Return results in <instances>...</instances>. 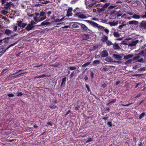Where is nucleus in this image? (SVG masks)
<instances>
[{"label":"nucleus","mask_w":146,"mask_h":146,"mask_svg":"<svg viewBox=\"0 0 146 146\" xmlns=\"http://www.w3.org/2000/svg\"><path fill=\"white\" fill-rule=\"evenodd\" d=\"M84 79L86 82H88V78L87 76H86L84 78Z\"/></svg>","instance_id":"63"},{"label":"nucleus","mask_w":146,"mask_h":146,"mask_svg":"<svg viewBox=\"0 0 146 146\" xmlns=\"http://www.w3.org/2000/svg\"><path fill=\"white\" fill-rule=\"evenodd\" d=\"M46 16L48 17L50 16V14H51L53 12V11L50 10L49 9H47L44 10Z\"/></svg>","instance_id":"9"},{"label":"nucleus","mask_w":146,"mask_h":146,"mask_svg":"<svg viewBox=\"0 0 146 146\" xmlns=\"http://www.w3.org/2000/svg\"><path fill=\"white\" fill-rule=\"evenodd\" d=\"M104 31L107 34H108L109 32V30L108 29H105Z\"/></svg>","instance_id":"60"},{"label":"nucleus","mask_w":146,"mask_h":146,"mask_svg":"<svg viewBox=\"0 0 146 146\" xmlns=\"http://www.w3.org/2000/svg\"><path fill=\"white\" fill-rule=\"evenodd\" d=\"M146 70L145 67H141L138 70L139 71H145Z\"/></svg>","instance_id":"46"},{"label":"nucleus","mask_w":146,"mask_h":146,"mask_svg":"<svg viewBox=\"0 0 146 146\" xmlns=\"http://www.w3.org/2000/svg\"><path fill=\"white\" fill-rule=\"evenodd\" d=\"M98 45L96 44L95 45H94L93 46V49L95 50L98 48Z\"/></svg>","instance_id":"38"},{"label":"nucleus","mask_w":146,"mask_h":146,"mask_svg":"<svg viewBox=\"0 0 146 146\" xmlns=\"http://www.w3.org/2000/svg\"><path fill=\"white\" fill-rule=\"evenodd\" d=\"M34 20L35 21L37 22H40V19L36 17H35L34 18Z\"/></svg>","instance_id":"36"},{"label":"nucleus","mask_w":146,"mask_h":146,"mask_svg":"<svg viewBox=\"0 0 146 146\" xmlns=\"http://www.w3.org/2000/svg\"><path fill=\"white\" fill-rule=\"evenodd\" d=\"M133 103V102L131 103H129L128 104H125V105L122 104H121V105L124 106H128L129 105L132 104Z\"/></svg>","instance_id":"43"},{"label":"nucleus","mask_w":146,"mask_h":146,"mask_svg":"<svg viewBox=\"0 0 146 146\" xmlns=\"http://www.w3.org/2000/svg\"><path fill=\"white\" fill-rule=\"evenodd\" d=\"M117 24V22H115L113 21V22H110V25L111 26H115Z\"/></svg>","instance_id":"30"},{"label":"nucleus","mask_w":146,"mask_h":146,"mask_svg":"<svg viewBox=\"0 0 146 146\" xmlns=\"http://www.w3.org/2000/svg\"><path fill=\"white\" fill-rule=\"evenodd\" d=\"M80 108V106L79 105L75 107V110L76 111L79 110V108Z\"/></svg>","instance_id":"54"},{"label":"nucleus","mask_w":146,"mask_h":146,"mask_svg":"<svg viewBox=\"0 0 146 146\" xmlns=\"http://www.w3.org/2000/svg\"><path fill=\"white\" fill-rule=\"evenodd\" d=\"M133 61L132 59H129L128 60L126 61L125 63V64H130L131 63V62Z\"/></svg>","instance_id":"31"},{"label":"nucleus","mask_w":146,"mask_h":146,"mask_svg":"<svg viewBox=\"0 0 146 146\" xmlns=\"http://www.w3.org/2000/svg\"><path fill=\"white\" fill-rule=\"evenodd\" d=\"M143 58H141L140 59L138 60L137 61V62H143Z\"/></svg>","instance_id":"56"},{"label":"nucleus","mask_w":146,"mask_h":146,"mask_svg":"<svg viewBox=\"0 0 146 146\" xmlns=\"http://www.w3.org/2000/svg\"><path fill=\"white\" fill-rule=\"evenodd\" d=\"M113 35L116 38L119 37L120 36L119 33L118 32H114L113 33Z\"/></svg>","instance_id":"24"},{"label":"nucleus","mask_w":146,"mask_h":146,"mask_svg":"<svg viewBox=\"0 0 146 146\" xmlns=\"http://www.w3.org/2000/svg\"><path fill=\"white\" fill-rule=\"evenodd\" d=\"M141 16L136 14H134L132 16V17L135 19H139L141 18Z\"/></svg>","instance_id":"23"},{"label":"nucleus","mask_w":146,"mask_h":146,"mask_svg":"<svg viewBox=\"0 0 146 146\" xmlns=\"http://www.w3.org/2000/svg\"><path fill=\"white\" fill-rule=\"evenodd\" d=\"M145 115V112H143L141 113L139 116V119H141L142 117L144 116Z\"/></svg>","instance_id":"33"},{"label":"nucleus","mask_w":146,"mask_h":146,"mask_svg":"<svg viewBox=\"0 0 146 146\" xmlns=\"http://www.w3.org/2000/svg\"><path fill=\"white\" fill-rule=\"evenodd\" d=\"M72 7H69L68 8L67 11V16L69 17L72 16Z\"/></svg>","instance_id":"12"},{"label":"nucleus","mask_w":146,"mask_h":146,"mask_svg":"<svg viewBox=\"0 0 146 146\" xmlns=\"http://www.w3.org/2000/svg\"><path fill=\"white\" fill-rule=\"evenodd\" d=\"M86 87L87 88L88 91V92H90V89L89 88V86H88V85L87 84L86 85Z\"/></svg>","instance_id":"59"},{"label":"nucleus","mask_w":146,"mask_h":146,"mask_svg":"<svg viewBox=\"0 0 146 146\" xmlns=\"http://www.w3.org/2000/svg\"><path fill=\"white\" fill-rule=\"evenodd\" d=\"M93 140L92 139V138L90 137H89L88 139L87 140H86V143H87L88 142H90L92 141Z\"/></svg>","instance_id":"45"},{"label":"nucleus","mask_w":146,"mask_h":146,"mask_svg":"<svg viewBox=\"0 0 146 146\" xmlns=\"http://www.w3.org/2000/svg\"><path fill=\"white\" fill-rule=\"evenodd\" d=\"M23 94L21 92H17V96H21Z\"/></svg>","instance_id":"51"},{"label":"nucleus","mask_w":146,"mask_h":146,"mask_svg":"<svg viewBox=\"0 0 146 146\" xmlns=\"http://www.w3.org/2000/svg\"><path fill=\"white\" fill-rule=\"evenodd\" d=\"M74 71H73V72H72L70 74V75L69 76L70 78H71L73 77V76H74Z\"/></svg>","instance_id":"52"},{"label":"nucleus","mask_w":146,"mask_h":146,"mask_svg":"<svg viewBox=\"0 0 146 146\" xmlns=\"http://www.w3.org/2000/svg\"><path fill=\"white\" fill-rule=\"evenodd\" d=\"M84 21H86L88 23H90L91 25L94 27H98V24L94 22L88 20H84Z\"/></svg>","instance_id":"6"},{"label":"nucleus","mask_w":146,"mask_h":146,"mask_svg":"<svg viewBox=\"0 0 146 146\" xmlns=\"http://www.w3.org/2000/svg\"><path fill=\"white\" fill-rule=\"evenodd\" d=\"M143 76V74H133V75H132L131 76L132 77H133V76L140 77L141 76Z\"/></svg>","instance_id":"40"},{"label":"nucleus","mask_w":146,"mask_h":146,"mask_svg":"<svg viewBox=\"0 0 146 146\" xmlns=\"http://www.w3.org/2000/svg\"><path fill=\"white\" fill-rule=\"evenodd\" d=\"M80 25L81 26V29L83 32H86L88 31H90L84 24L81 23V24H80Z\"/></svg>","instance_id":"5"},{"label":"nucleus","mask_w":146,"mask_h":146,"mask_svg":"<svg viewBox=\"0 0 146 146\" xmlns=\"http://www.w3.org/2000/svg\"><path fill=\"white\" fill-rule=\"evenodd\" d=\"M108 118V117H106V115L105 117H104L102 118V119L104 120L105 121L107 120Z\"/></svg>","instance_id":"55"},{"label":"nucleus","mask_w":146,"mask_h":146,"mask_svg":"<svg viewBox=\"0 0 146 146\" xmlns=\"http://www.w3.org/2000/svg\"><path fill=\"white\" fill-rule=\"evenodd\" d=\"M108 55V54L107 51L106 50H104L101 52V56L104 58L107 57Z\"/></svg>","instance_id":"8"},{"label":"nucleus","mask_w":146,"mask_h":146,"mask_svg":"<svg viewBox=\"0 0 146 146\" xmlns=\"http://www.w3.org/2000/svg\"><path fill=\"white\" fill-rule=\"evenodd\" d=\"M110 3H105L104 5L103 8L105 9L107 8L110 5Z\"/></svg>","instance_id":"28"},{"label":"nucleus","mask_w":146,"mask_h":146,"mask_svg":"<svg viewBox=\"0 0 146 146\" xmlns=\"http://www.w3.org/2000/svg\"><path fill=\"white\" fill-rule=\"evenodd\" d=\"M139 27L142 29H146V21H142L139 25Z\"/></svg>","instance_id":"7"},{"label":"nucleus","mask_w":146,"mask_h":146,"mask_svg":"<svg viewBox=\"0 0 146 146\" xmlns=\"http://www.w3.org/2000/svg\"><path fill=\"white\" fill-rule=\"evenodd\" d=\"M34 27V26L32 25H29L26 27L25 29L27 31H29L32 30Z\"/></svg>","instance_id":"17"},{"label":"nucleus","mask_w":146,"mask_h":146,"mask_svg":"<svg viewBox=\"0 0 146 146\" xmlns=\"http://www.w3.org/2000/svg\"><path fill=\"white\" fill-rule=\"evenodd\" d=\"M126 25L125 24H122L120 25H119L118 27V28L119 29H120L121 30L123 28V26H125Z\"/></svg>","instance_id":"41"},{"label":"nucleus","mask_w":146,"mask_h":146,"mask_svg":"<svg viewBox=\"0 0 146 146\" xmlns=\"http://www.w3.org/2000/svg\"><path fill=\"white\" fill-rule=\"evenodd\" d=\"M106 44L107 46H109L113 45V43L110 40H107L106 42Z\"/></svg>","instance_id":"26"},{"label":"nucleus","mask_w":146,"mask_h":146,"mask_svg":"<svg viewBox=\"0 0 146 146\" xmlns=\"http://www.w3.org/2000/svg\"><path fill=\"white\" fill-rule=\"evenodd\" d=\"M141 18H143V19H146V11L145 12V15L141 16Z\"/></svg>","instance_id":"44"},{"label":"nucleus","mask_w":146,"mask_h":146,"mask_svg":"<svg viewBox=\"0 0 146 146\" xmlns=\"http://www.w3.org/2000/svg\"><path fill=\"white\" fill-rule=\"evenodd\" d=\"M105 60L108 62H111L112 60L110 59V58H109L108 57H107L106 58Z\"/></svg>","instance_id":"47"},{"label":"nucleus","mask_w":146,"mask_h":146,"mask_svg":"<svg viewBox=\"0 0 146 146\" xmlns=\"http://www.w3.org/2000/svg\"><path fill=\"white\" fill-rule=\"evenodd\" d=\"M66 77H64L62 78V82L61 83L60 87H63L65 86L66 84Z\"/></svg>","instance_id":"13"},{"label":"nucleus","mask_w":146,"mask_h":146,"mask_svg":"<svg viewBox=\"0 0 146 146\" xmlns=\"http://www.w3.org/2000/svg\"><path fill=\"white\" fill-rule=\"evenodd\" d=\"M17 23L18 27H20L21 29L25 28L27 25V23H23V21H18Z\"/></svg>","instance_id":"4"},{"label":"nucleus","mask_w":146,"mask_h":146,"mask_svg":"<svg viewBox=\"0 0 146 146\" xmlns=\"http://www.w3.org/2000/svg\"><path fill=\"white\" fill-rule=\"evenodd\" d=\"M17 27H18L17 25H16L13 27V31L15 32L16 31L17 29Z\"/></svg>","instance_id":"48"},{"label":"nucleus","mask_w":146,"mask_h":146,"mask_svg":"<svg viewBox=\"0 0 146 146\" xmlns=\"http://www.w3.org/2000/svg\"><path fill=\"white\" fill-rule=\"evenodd\" d=\"M116 7V5L113 6V5H110L108 7V9H112L113 8L115 7Z\"/></svg>","instance_id":"50"},{"label":"nucleus","mask_w":146,"mask_h":146,"mask_svg":"<svg viewBox=\"0 0 146 146\" xmlns=\"http://www.w3.org/2000/svg\"><path fill=\"white\" fill-rule=\"evenodd\" d=\"M74 16L77 17L79 19H86L87 18L86 16L83 14L81 12L76 13L74 15Z\"/></svg>","instance_id":"2"},{"label":"nucleus","mask_w":146,"mask_h":146,"mask_svg":"<svg viewBox=\"0 0 146 146\" xmlns=\"http://www.w3.org/2000/svg\"><path fill=\"white\" fill-rule=\"evenodd\" d=\"M107 86V84L105 83H104L102 84V86L103 88H104L106 87Z\"/></svg>","instance_id":"62"},{"label":"nucleus","mask_w":146,"mask_h":146,"mask_svg":"<svg viewBox=\"0 0 146 146\" xmlns=\"http://www.w3.org/2000/svg\"><path fill=\"white\" fill-rule=\"evenodd\" d=\"M139 42L138 40H136L134 41H132L129 44V45L130 46H135Z\"/></svg>","instance_id":"15"},{"label":"nucleus","mask_w":146,"mask_h":146,"mask_svg":"<svg viewBox=\"0 0 146 146\" xmlns=\"http://www.w3.org/2000/svg\"><path fill=\"white\" fill-rule=\"evenodd\" d=\"M60 65V64L56 62L55 64H54L50 65L51 66H52L54 67H58Z\"/></svg>","instance_id":"25"},{"label":"nucleus","mask_w":146,"mask_h":146,"mask_svg":"<svg viewBox=\"0 0 146 146\" xmlns=\"http://www.w3.org/2000/svg\"><path fill=\"white\" fill-rule=\"evenodd\" d=\"M8 96L9 97H13L14 96V95L12 94H8Z\"/></svg>","instance_id":"58"},{"label":"nucleus","mask_w":146,"mask_h":146,"mask_svg":"<svg viewBox=\"0 0 146 146\" xmlns=\"http://www.w3.org/2000/svg\"><path fill=\"white\" fill-rule=\"evenodd\" d=\"M81 23L77 22L75 23L73 25L72 27L74 28H79V25H80V24H81Z\"/></svg>","instance_id":"22"},{"label":"nucleus","mask_w":146,"mask_h":146,"mask_svg":"<svg viewBox=\"0 0 146 146\" xmlns=\"http://www.w3.org/2000/svg\"><path fill=\"white\" fill-rule=\"evenodd\" d=\"M51 23L49 22H47L46 21H45L42 22L40 25H38V26H44L45 25H50Z\"/></svg>","instance_id":"10"},{"label":"nucleus","mask_w":146,"mask_h":146,"mask_svg":"<svg viewBox=\"0 0 146 146\" xmlns=\"http://www.w3.org/2000/svg\"><path fill=\"white\" fill-rule=\"evenodd\" d=\"M90 75L91 77V79H93L94 77V73L93 72H91L90 73Z\"/></svg>","instance_id":"49"},{"label":"nucleus","mask_w":146,"mask_h":146,"mask_svg":"<svg viewBox=\"0 0 146 146\" xmlns=\"http://www.w3.org/2000/svg\"><path fill=\"white\" fill-rule=\"evenodd\" d=\"M18 35L17 34H15L14 35H12L11 36V38H13L15 36H16V35Z\"/></svg>","instance_id":"61"},{"label":"nucleus","mask_w":146,"mask_h":146,"mask_svg":"<svg viewBox=\"0 0 146 146\" xmlns=\"http://www.w3.org/2000/svg\"><path fill=\"white\" fill-rule=\"evenodd\" d=\"M17 43V42H16L13 44H11L9 46H8L7 48L5 50H3V49L4 48V47L3 46H1L0 47V53H1L2 54H3L5 52H6V51L7 49H8L9 48H10L11 46H13L16 44Z\"/></svg>","instance_id":"1"},{"label":"nucleus","mask_w":146,"mask_h":146,"mask_svg":"<svg viewBox=\"0 0 146 146\" xmlns=\"http://www.w3.org/2000/svg\"><path fill=\"white\" fill-rule=\"evenodd\" d=\"M105 9L103 7L98 10L97 12L99 13H100L104 11Z\"/></svg>","instance_id":"32"},{"label":"nucleus","mask_w":146,"mask_h":146,"mask_svg":"<svg viewBox=\"0 0 146 146\" xmlns=\"http://www.w3.org/2000/svg\"><path fill=\"white\" fill-rule=\"evenodd\" d=\"M100 60H96L94 61L93 64L94 65H97L100 63Z\"/></svg>","instance_id":"34"},{"label":"nucleus","mask_w":146,"mask_h":146,"mask_svg":"<svg viewBox=\"0 0 146 146\" xmlns=\"http://www.w3.org/2000/svg\"><path fill=\"white\" fill-rule=\"evenodd\" d=\"M14 6L15 5L14 3L12 2H9L5 4L4 7L6 10H8L10 9V7H14Z\"/></svg>","instance_id":"3"},{"label":"nucleus","mask_w":146,"mask_h":146,"mask_svg":"<svg viewBox=\"0 0 146 146\" xmlns=\"http://www.w3.org/2000/svg\"><path fill=\"white\" fill-rule=\"evenodd\" d=\"M140 57L138 55V54H137V56H135L133 58V60H137Z\"/></svg>","instance_id":"37"},{"label":"nucleus","mask_w":146,"mask_h":146,"mask_svg":"<svg viewBox=\"0 0 146 146\" xmlns=\"http://www.w3.org/2000/svg\"><path fill=\"white\" fill-rule=\"evenodd\" d=\"M46 17H41V18L40 19V21H43L45 19H46Z\"/></svg>","instance_id":"64"},{"label":"nucleus","mask_w":146,"mask_h":146,"mask_svg":"<svg viewBox=\"0 0 146 146\" xmlns=\"http://www.w3.org/2000/svg\"><path fill=\"white\" fill-rule=\"evenodd\" d=\"M113 57L116 60H121V56L119 55L116 54H113Z\"/></svg>","instance_id":"11"},{"label":"nucleus","mask_w":146,"mask_h":146,"mask_svg":"<svg viewBox=\"0 0 146 146\" xmlns=\"http://www.w3.org/2000/svg\"><path fill=\"white\" fill-rule=\"evenodd\" d=\"M116 100H116V99H114L113 100L110 101V104L114 103L116 102Z\"/></svg>","instance_id":"53"},{"label":"nucleus","mask_w":146,"mask_h":146,"mask_svg":"<svg viewBox=\"0 0 146 146\" xmlns=\"http://www.w3.org/2000/svg\"><path fill=\"white\" fill-rule=\"evenodd\" d=\"M68 68L70 70H72L76 69H77V68L75 66H69L68 67Z\"/></svg>","instance_id":"29"},{"label":"nucleus","mask_w":146,"mask_h":146,"mask_svg":"<svg viewBox=\"0 0 146 146\" xmlns=\"http://www.w3.org/2000/svg\"><path fill=\"white\" fill-rule=\"evenodd\" d=\"M107 124L109 126V127H110L112 126V123L111 122H108Z\"/></svg>","instance_id":"57"},{"label":"nucleus","mask_w":146,"mask_h":146,"mask_svg":"<svg viewBox=\"0 0 146 146\" xmlns=\"http://www.w3.org/2000/svg\"><path fill=\"white\" fill-rule=\"evenodd\" d=\"M90 62H87L84 64H83L82 65V67H85L87 66H88V65H89L90 64Z\"/></svg>","instance_id":"35"},{"label":"nucleus","mask_w":146,"mask_h":146,"mask_svg":"<svg viewBox=\"0 0 146 146\" xmlns=\"http://www.w3.org/2000/svg\"><path fill=\"white\" fill-rule=\"evenodd\" d=\"M113 48L114 49L119 50L120 48V47L119 46V45L117 43H115L114 44H113Z\"/></svg>","instance_id":"19"},{"label":"nucleus","mask_w":146,"mask_h":146,"mask_svg":"<svg viewBox=\"0 0 146 146\" xmlns=\"http://www.w3.org/2000/svg\"><path fill=\"white\" fill-rule=\"evenodd\" d=\"M12 31L8 29H6L4 30V34L8 36H9L11 34Z\"/></svg>","instance_id":"14"},{"label":"nucleus","mask_w":146,"mask_h":146,"mask_svg":"<svg viewBox=\"0 0 146 146\" xmlns=\"http://www.w3.org/2000/svg\"><path fill=\"white\" fill-rule=\"evenodd\" d=\"M144 53V51L143 50H142L139 53L137 54L140 57V56L142 55Z\"/></svg>","instance_id":"42"},{"label":"nucleus","mask_w":146,"mask_h":146,"mask_svg":"<svg viewBox=\"0 0 146 146\" xmlns=\"http://www.w3.org/2000/svg\"><path fill=\"white\" fill-rule=\"evenodd\" d=\"M83 40H87L89 39L90 38V35L89 34H84L82 35Z\"/></svg>","instance_id":"16"},{"label":"nucleus","mask_w":146,"mask_h":146,"mask_svg":"<svg viewBox=\"0 0 146 146\" xmlns=\"http://www.w3.org/2000/svg\"><path fill=\"white\" fill-rule=\"evenodd\" d=\"M138 23H139L138 21L134 20L130 21L128 23L129 25L134 24L135 25H137Z\"/></svg>","instance_id":"18"},{"label":"nucleus","mask_w":146,"mask_h":146,"mask_svg":"<svg viewBox=\"0 0 146 146\" xmlns=\"http://www.w3.org/2000/svg\"><path fill=\"white\" fill-rule=\"evenodd\" d=\"M108 39V37L105 35L103 36L101 38V40L104 42H106Z\"/></svg>","instance_id":"21"},{"label":"nucleus","mask_w":146,"mask_h":146,"mask_svg":"<svg viewBox=\"0 0 146 146\" xmlns=\"http://www.w3.org/2000/svg\"><path fill=\"white\" fill-rule=\"evenodd\" d=\"M40 15L43 17L46 16L44 10L43 11L41 12L40 13Z\"/></svg>","instance_id":"39"},{"label":"nucleus","mask_w":146,"mask_h":146,"mask_svg":"<svg viewBox=\"0 0 146 146\" xmlns=\"http://www.w3.org/2000/svg\"><path fill=\"white\" fill-rule=\"evenodd\" d=\"M133 56V55L132 54H129L128 55H125L124 56V59L125 60H127L131 58Z\"/></svg>","instance_id":"20"},{"label":"nucleus","mask_w":146,"mask_h":146,"mask_svg":"<svg viewBox=\"0 0 146 146\" xmlns=\"http://www.w3.org/2000/svg\"><path fill=\"white\" fill-rule=\"evenodd\" d=\"M49 107L50 109H54L56 108V106L55 104H52L51 105H50Z\"/></svg>","instance_id":"27"}]
</instances>
